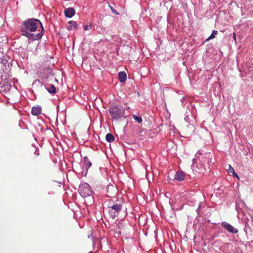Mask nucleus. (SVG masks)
Here are the masks:
<instances>
[{
	"mask_svg": "<svg viewBox=\"0 0 253 253\" xmlns=\"http://www.w3.org/2000/svg\"><path fill=\"white\" fill-rule=\"evenodd\" d=\"M92 27V25L91 24H89V25H85L84 29V30H90Z\"/></svg>",
	"mask_w": 253,
	"mask_h": 253,
	"instance_id": "16",
	"label": "nucleus"
},
{
	"mask_svg": "<svg viewBox=\"0 0 253 253\" xmlns=\"http://www.w3.org/2000/svg\"><path fill=\"white\" fill-rule=\"evenodd\" d=\"M79 191L83 197L88 196L92 193L91 187L87 183L82 184L79 187Z\"/></svg>",
	"mask_w": 253,
	"mask_h": 253,
	"instance_id": "4",
	"label": "nucleus"
},
{
	"mask_svg": "<svg viewBox=\"0 0 253 253\" xmlns=\"http://www.w3.org/2000/svg\"><path fill=\"white\" fill-rule=\"evenodd\" d=\"M106 139L108 142H112L114 141L115 138L112 134L108 133L106 135Z\"/></svg>",
	"mask_w": 253,
	"mask_h": 253,
	"instance_id": "12",
	"label": "nucleus"
},
{
	"mask_svg": "<svg viewBox=\"0 0 253 253\" xmlns=\"http://www.w3.org/2000/svg\"><path fill=\"white\" fill-rule=\"evenodd\" d=\"M92 165V163L87 157H85L84 159L83 169L86 171Z\"/></svg>",
	"mask_w": 253,
	"mask_h": 253,
	"instance_id": "7",
	"label": "nucleus"
},
{
	"mask_svg": "<svg viewBox=\"0 0 253 253\" xmlns=\"http://www.w3.org/2000/svg\"><path fill=\"white\" fill-rule=\"evenodd\" d=\"M111 118L114 120H118L125 117V108L123 107H119L116 105L110 106L108 109Z\"/></svg>",
	"mask_w": 253,
	"mask_h": 253,
	"instance_id": "2",
	"label": "nucleus"
},
{
	"mask_svg": "<svg viewBox=\"0 0 253 253\" xmlns=\"http://www.w3.org/2000/svg\"><path fill=\"white\" fill-rule=\"evenodd\" d=\"M133 118L138 123H142V119L141 117L137 116L136 115H133Z\"/></svg>",
	"mask_w": 253,
	"mask_h": 253,
	"instance_id": "15",
	"label": "nucleus"
},
{
	"mask_svg": "<svg viewBox=\"0 0 253 253\" xmlns=\"http://www.w3.org/2000/svg\"><path fill=\"white\" fill-rule=\"evenodd\" d=\"M47 90L51 94H55L56 92V89L54 85H51L47 88Z\"/></svg>",
	"mask_w": 253,
	"mask_h": 253,
	"instance_id": "13",
	"label": "nucleus"
},
{
	"mask_svg": "<svg viewBox=\"0 0 253 253\" xmlns=\"http://www.w3.org/2000/svg\"><path fill=\"white\" fill-rule=\"evenodd\" d=\"M42 113V108L38 106H34L32 108L31 113L33 115L38 116Z\"/></svg>",
	"mask_w": 253,
	"mask_h": 253,
	"instance_id": "6",
	"label": "nucleus"
},
{
	"mask_svg": "<svg viewBox=\"0 0 253 253\" xmlns=\"http://www.w3.org/2000/svg\"><path fill=\"white\" fill-rule=\"evenodd\" d=\"M64 14L66 17L71 18L75 14V11L73 8H69L64 11Z\"/></svg>",
	"mask_w": 253,
	"mask_h": 253,
	"instance_id": "8",
	"label": "nucleus"
},
{
	"mask_svg": "<svg viewBox=\"0 0 253 253\" xmlns=\"http://www.w3.org/2000/svg\"><path fill=\"white\" fill-rule=\"evenodd\" d=\"M69 25L68 26L67 29L69 30H71L72 29V27H74V29H76L77 28L78 25L76 22L74 21H70L68 22Z\"/></svg>",
	"mask_w": 253,
	"mask_h": 253,
	"instance_id": "11",
	"label": "nucleus"
},
{
	"mask_svg": "<svg viewBox=\"0 0 253 253\" xmlns=\"http://www.w3.org/2000/svg\"><path fill=\"white\" fill-rule=\"evenodd\" d=\"M233 37H234V40H236V34H235V33H234Z\"/></svg>",
	"mask_w": 253,
	"mask_h": 253,
	"instance_id": "21",
	"label": "nucleus"
},
{
	"mask_svg": "<svg viewBox=\"0 0 253 253\" xmlns=\"http://www.w3.org/2000/svg\"><path fill=\"white\" fill-rule=\"evenodd\" d=\"M228 171L230 173H232L235 172L234 168L232 167L231 165H229V166Z\"/></svg>",
	"mask_w": 253,
	"mask_h": 253,
	"instance_id": "17",
	"label": "nucleus"
},
{
	"mask_svg": "<svg viewBox=\"0 0 253 253\" xmlns=\"http://www.w3.org/2000/svg\"><path fill=\"white\" fill-rule=\"evenodd\" d=\"M232 174L234 177L239 178L238 175L235 172L234 173H232Z\"/></svg>",
	"mask_w": 253,
	"mask_h": 253,
	"instance_id": "19",
	"label": "nucleus"
},
{
	"mask_svg": "<svg viewBox=\"0 0 253 253\" xmlns=\"http://www.w3.org/2000/svg\"><path fill=\"white\" fill-rule=\"evenodd\" d=\"M217 33H218L217 31L214 30L212 32V33L208 38V39L206 40L208 41L210 39H213L215 37V36L217 34Z\"/></svg>",
	"mask_w": 253,
	"mask_h": 253,
	"instance_id": "14",
	"label": "nucleus"
},
{
	"mask_svg": "<svg viewBox=\"0 0 253 253\" xmlns=\"http://www.w3.org/2000/svg\"><path fill=\"white\" fill-rule=\"evenodd\" d=\"M252 220H253V217H252Z\"/></svg>",
	"mask_w": 253,
	"mask_h": 253,
	"instance_id": "22",
	"label": "nucleus"
},
{
	"mask_svg": "<svg viewBox=\"0 0 253 253\" xmlns=\"http://www.w3.org/2000/svg\"><path fill=\"white\" fill-rule=\"evenodd\" d=\"M121 208L122 206L121 204L118 203H112L111 201L109 202L108 205V212L112 218H115L118 215Z\"/></svg>",
	"mask_w": 253,
	"mask_h": 253,
	"instance_id": "3",
	"label": "nucleus"
},
{
	"mask_svg": "<svg viewBox=\"0 0 253 253\" xmlns=\"http://www.w3.org/2000/svg\"><path fill=\"white\" fill-rule=\"evenodd\" d=\"M110 8H111V10L112 12V13L115 14L116 15H118L119 13L117 12L116 10H115L113 7H112L110 5H109Z\"/></svg>",
	"mask_w": 253,
	"mask_h": 253,
	"instance_id": "18",
	"label": "nucleus"
},
{
	"mask_svg": "<svg viewBox=\"0 0 253 253\" xmlns=\"http://www.w3.org/2000/svg\"><path fill=\"white\" fill-rule=\"evenodd\" d=\"M118 75L120 82L122 83L125 82L126 79V75L125 72H120L118 73Z\"/></svg>",
	"mask_w": 253,
	"mask_h": 253,
	"instance_id": "10",
	"label": "nucleus"
},
{
	"mask_svg": "<svg viewBox=\"0 0 253 253\" xmlns=\"http://www.w3.org/2000/svg\"><path fill=\"white\" fill-rule=\"evenodd\" d=\"M185 176V173L183 172H177L175 175V179L181 181L184 179Z\"/></svg>",
	"mask_w": 253,
	"mask_h": 253,
	"instance_id": "9",
	"label": "nucleus"
},
{
	"mask_svg": "<svg viewBox=\"0 0 253 253\" xmlns=\"http://www.w3.org/2000/svg\"><path fill=\"white\" fill-rule=\"evenodd\" d=\"M221 225L230 233H237L238 232L237 229L226 222H223Z\"/></svg>",
	"mask_w": 253,
	"mask_h": 253,
	"instance_id": "5",
	"label": "nucleus"
},
{
	"mask_svg": "<svg viewBox=\"0 0 253 253\" xmlns=\"http://www.w3.org/2000/svg\"><path fill=\"white\" fill-rule=\"evenodd\" d=\"M21 30L23 35L31 40L40 39L44 34L43 27L36 19H30L24 22L21 26Z\"/></svg>",
	"mask_w": 253,
	"mask_h": 253,
	"instance_id": "1",
	"label": "nucleus"
},
{
	"mask_svg": "<svg viewBox=\"0 0 253 253\" xmlns=\"http://www.w3.org/2000/svg\"><path fill=\"white\" fill-rule=\"evenodd\" d=\"M205 171H206V170H205V169H204L203 170V169H201V172L202 173H203L204 172H205Z\"/></svg>",
	"mask_w": 253,
	"mask_h": 253,
	"instance_id": "20",
	"label": "nucleus"
}]
</instances>
